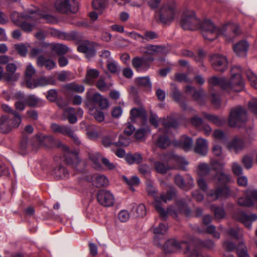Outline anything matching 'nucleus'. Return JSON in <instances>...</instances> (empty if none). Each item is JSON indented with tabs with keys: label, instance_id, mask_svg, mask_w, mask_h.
<instances>
[{
	"label": "nucleus",
	"instance_id": "obj_1",
	"mask_svg": "<svg viewBox=\"0 0 257 257\" xmlns=\"http://www.w3.org/2000/svg\"><path fill=\"white\" fill-rule=\"evenodd\" d=\"M199 27L204 38L209 41H213L221 35L227 41H231L240 33L239 28L235 24H226L220 30L209 20H205L200 23Z\"/></svg>",
	"mask_w": 257,
	"mask_h": 257
},
{
	"label": "nucleus",
	"instance_id": "obj_2",
	"mask_svg": "<svg viewBox=\"0 0 257 257\" xmlns=\"http://www.w3.org/2000/svg\"><path fill=\"white\" fill-rule=\"evenodd\" d=\"M241 68L239 66H234L231 69V78L229 81L225 77L212 76L208 80L209 86H218L221 89L230 92L231 91H240L243 88V81L241 76Z\"/></svg>",
	"mask_w": 257,
	"mask_h": 257
},
{
	"label": "nucleus",
	"instance_id": "obj_3",
	"mask_svg": "<svg viewBox=\"0 0 257 257\" xmlns=\"http://www.w3.org/2000/svg\"><path fill=\"white\" fill-rule=\"evenodd\" d=\"M174 195V192L170 190L167 191L166 193L162 194L160 197H158L157 198H156L155 207L159 213L160 216L163 218H166L168 215L176 217L177 214H184L187 216H189L191 214V210L188 208L186 204L182 201L177 202V209L176 210H174L172 207H169L167 209V211H165L164 209L161 207V202L166 203L168 201L172 200Z\"/></svg>",
	"mask_w": 257,
	"mask_h": 257
},
{
	"label": "nucleus",
	"instance_id": "obj_4",
	"mask_svg": "<svg viewBox=\"0 0 257 257\" xmlns=\"http://www.w3.org/2000/svg\"><path fill=\"white\" fill-rule=\"evenodd\" d=\"M163 248L166 253H173L183 249L184 253H188L187 257H202L196 250H190V240L189 241H178L175 238H171L166 241Z\"/></svg>",
	"mask_w": 257,
	"mask_h": 257
},
{
	"label": "nucleus",
	"instance_id": "obj_5",
	"mask_svg": "<svg viewBox=\"0 0 257 257\" xmlns=\"http://www.w3.org/2000/svg\"><path fill=\"white\" fill-rule=\"evenodd\" d=\"M179 12L174 0L164 3L161 7L159 12V20L164 24H170L178 16Z\"/></svg>",
	"mask_w": 257,
	"mask_h": 257
},
{
	"label": "nucleus",
	"instance_id": "obj_6",
	"mask_svg": "<svg viewBox=\"0 0 257 257\" xmlns=\"http://www.w3.org/2000/svg\"><path fill=\"white\" fill-rule=\"evenodd\" d=\"M247 113L245 109L238 106L233 108L228 117L229 125L232 127L241 126L247 120Z\"/></svg>",
	"mask_w": 257,
	"mask_h": 257
},
{
	"label": "nucleus",
	"instance_id": "obj_7",
	"mask_svg": "<svg viewBox=\"0 0 257 257\" xmlns=\"http://www.w3.org/2000/svg\"><path fill=\"white\" fill-rule=\"evenodd\" d=\"M200 21L198 19L193 11L187 10L183 12L180 25L185 30L194 31L199 28Z\"/></svg>",
	"mask_w": 257,
	"mask_h": 257
},
{
	"label": "nucleus",
	"instance_id": "obj_8",
	"mask_svg": "<svg viewBox=\"0 0 257 257\" xmlns=\"http://www.w3.org/2000/svg\"><path fill=\"white\" fill-rule=\"evenodd\" d=\"M54 7L59 13L62 14H74L79 9L78 3L76 0H56Z\"/></svg>",
	"mask_w": 257,
	"mask_h": 257
},
{
	"label": "nucleus",
	"instance_id": "obj_9",
	"mask_svg": "<svg viewBox=\"0 0 257 257\" xmlns=\"http://www.w3.org/2000/svg\"><path fill=\"white\" fill-rule=\"evenodd\" d=\"M51 131L56 134H60L64 136H69L77 145L80 144V141L71 127L68 125H61L56 123H52L50 125Z\"/></svg>",
	"mask_w": 257,
	"mask_h": 257
},
{
	"label": "nucleus",
	"instance_id": "obj_10",
	"mask_svg": "<svg viewBox=\"0 0 257 257\" xmlns=\"http://www.w3.org/2000/svg\"><path fill=\"white\" fill-rule=\"evenodd\" d=\"M43 53V50L41 49L34 48L30 53L32 57L38 56L37 64L38 66L42 67L45 66L47 70H51L56 67V63L50 59H47L40 54Z\"/></svg>",
	"mask_w": 257,
	"mask_h": 257
},
{
	"label": "nucleus",
	"instance_id": "obj_11",
	"mask_svg": "<svg viewBox=\"0 0 257 257\" xmlns=\"http://www.w3.org/2000/svg\"><path fill=\"white\" fill-rule=\"evenodd\" d=\"M230 194V190L226 185L211 189L206 193L207 199L212 201H216L220 198H226Z\"/></svg>",
	"mask_w": 257,
	"mask_h": 257
},
{
	"label": "nucleus",
	"instance_id": "obj_12",
	"mask_svg": "<svg viewBox=\"0 0 257 257\" xmlns=\"http://www.w3.org/2000/svg\"><path fill=\"white\" fill-rule=\"evenodd\" d=\"M213 68L217 71L223 72L228 68V62L226 56L220 54L213 55L210 59Z\"/></svg>",
	"mask_w": 257,
	"mask_h": 257
},
{
	"label": "nucleus",
	"instance_id": "obj_13",
	"mask_svg": "<svg viewBox=\"0 0 257 257\" xmlns=\"http://www.w3.org/2000/svg\"><path fill=\"white\" fill-rule=\"evenodd\" d=\"M257 203V190L249 189L246 192V196L242 197L238 199L239 205L250 207Z\"/></svg>",
	"mask_w": 257,
	"mask_h": 257
},
{
	"label": "nucleus",
	"instance_id": "obj_14",
	"mask_svg": "<svg viewBox=\"0 0 257 257\" xmlns=\"http://www.w3.org/2000/svg\"><path fill=\"white\" fill-rule=\"evenodd\" d=\"M98 202L106 207L112 206L114 204V198L113 194L109 191L101 190L97 194Z\"/></svg>",
	"mask_w": 257,
	"mask_h": 257
},
{
	"label": "nucleus",
	"instance_id": "obj_15",
	"mask_svg": "<svg viewBox=\"0 0 257 257\" xmlns=\"http://www.w3.org/2000/svg\"><path fill=\"white\" fill-rule=\"evenodd\" d=\"M233 217L235 220L241 222L248 229H250L251 228L252 222L257 219V215L252 214L249 216L243 212L237 211L234 213Z\"/></svg>",
	"mask_w": 257,
	"mask_h": 257
},
{
	"label": "nucleus",
	"instance_id": "obj_16",
	"mask_svg": "<svg viewBox=\"0 0 257 257\" xmlns=\"http://www.w3.org/2000/svg\"><path fill=\"white\" fill-rule=\"evenodd\" d=\"M62 149L66 162L68 164L76 166L79 162L78 152L76 150H70L69 148L64 145H62Z\"/></svg>",
	"mask_w": 257,
	"mask_h": 257
},
{
	"label": "nucleus",
	"instance_id": "obj_17",
	"mask_svg": "<svg viewBox=\"0 0 257 257\" xmlns=\"http://www.w3.org/2000/svg\"><path fill=\"white\" fill-rule=\"evenodd\" d=\"M132 63L134 69L139 72H146L150 67L148 60L144 57H135L133 58Z\"/></svg>",
	"mask_w": 257,
	"mask_h": 257
},
{
	"label": "nucleus",
	"instance_id": "obj_18",
	"mask_svg": "<svg viewBox=\"0 0 257 257\" xmlns=\"http://www.w3.org/2000/svg\"><path fill=\"white\" fill-rule=\"evenodd\" d=\"M185 91L191 94L193 99L200 105H203L205 103V93L202 88L199 90L190 85H187L185 87Z\"/></svg>",
	"mask_w": 257,
	"mask_h": 257
},
{
	"label": "nucleus",
	"instance_id": "obj_19",
	"mask_svg": "<svg viewBox=\"0 0 257 257\" xmlns=\"http://www.w3.org/2000/svg\"><path fill=\"white\" fill-rule=\"evenodd\" d=\"M33 14H34L33 10H29L28 12L23 14L14 12L11 15V19L15 24L19 25L24 20L29 21L31 19H33Z\"/></svg>",
	"mask_w": 257,
	"mask_h": 257
},
{
	"label": "nucleus",
	"instance_id": "obj_20",
	"mask_svg": "<svg viewBox=\"0 0 257 257\" xmlns=\"http://www.w3.org/2000/svg\"><path fill=\"white\" fill-rule=\"evenodd\" d=\"M247 145V142L242 138L235 137L227 145L228 148L237 153L244 149Z\"/></svg>",
	"mask_w": 257,
	"mask_h": 257
},
{
	"label": "nucleus",
	"instance_id": "obj_21",
	"mask_svg": "<svg viewBox=\"0 0 257 257\" xmlns=\"http://www.w3.org/2000/svg\"><path fill=\"white\" fill-rule=\"evenodd\" d=\"M77 50L79 52L84 53L88 58L92 57L95 54L92 43L86 40L78 46Z\"/></svg>",
	"mask_w": 257,
	"mask_h": 257
},
{
	"label": "nucleus",
	"instance_id": "obj_22",
	"mask_svg": "<svg viewBox=\"0 0 257 257\" xmlns=\"http://www.w3.org/2000/svg\"><path fill=\"white\" fill-rule=\"evenodd\" d=\"M88 181L92 182L93 185L96 187H101L108 184V180L105 176L97 174L92 175L90 178H88Z\"/></svg>",
	"mask_w": 257,
	"mask_h": 257
},
{
	"label": "nucleus",
	"instance_id": "obj_23",
	"mask_svg": "<svg viewBox=\"0 0 257 257\" xmlns=\"http://www.w3.org/2000/svg\"><path fill=\"white\" fill-rule=\"evenodd\" d=\"M187 179H188L189 181L186 183L182 176L180 175H177L175 177V182L177 186L183 189H190L193 186V179L189 175H187Z\"/></svg>",
	"mask_w": 257,
	"mask_h": 257
},
{
	"label": "nucleus",
	"instance_id": "obj_24",
	"mask_svg": "<svg viewBox=\"0 0 257 257\" xmlns=\"http://www.w3.org/2000/svg\"><path fill=\"white\" fill-rule=\"evenodd\" d=\"M33 19H35V21H38V23L41 22V19H43L48 23H54L56 22V19L54 16L49 14H43L36 8L33 10Z\"/></svg>",
	"mask_w": 257,
	"mask_h": 257
},
{
	"label": "nucleus",
	"instance_id": "obj_25",
	"mask_svg": "<svg viewBox=\"0 0 257 257\" xmlns=\"http://www.w3.org/2000/svg\"><path fill=\"white\" fill-rule=\"evenodd\" d=\"M208 150V148L206 140L202 138L197 139L194 147L195 152L200 155L205 156L207 154Z\"/></svg>",
	"mask_w": 257,
	"mask_h": 257
},
{
	"label": "nucleus",
	"instance_id": "obj_26",
	"mask_svg": "<svg viewBox=\"0 0 257 257\" xmlns=\"http://www.w3.org/2000/svg\"><path fill=\"white\" fill-rule=\"evenodd\" d=\"M166 157L168 158L169 160H172L175 163L178 164V169H180L184 171L186 170V167L188 164V163L184 158L177 156L173 153H168L166 155Z\"/></svg>",
	"mask_w": 257,
	"mask_h": 257
},
{
	"label": "nucleus",
	"instance_id": "obj_27",
	"mask_svg": "<svg viewBox=\"0 0 257 257\" xmlns=\"http://www.w3.org/2000/svg\"><path fill=\"white\" fill-rule=\"evenodd\" d=\"M91 101L94 103L98 104L102 109L107 108L109 105L108 100L98 92L93 94L91 98Z\"/></svg>",
	"mask_w": 257,
	"mask_h": 257
},
{
	"label": "nucleus",
	"instance_id": "obj_28",
	"mask_svg": "<svg viewBox=\"0 0 257 257\" xmlns=\"http://www.w3.org/2000/svg\"><path fill=\"white\" fill-rule=\"evenodd\" d=\"M202 114L205 118L217 126L222 125L226 122V119L224 117L208 113L206 112H203Z\"/></svg>",
	"mask_w": 257,
	"mask_h": 257
},
{
	"label": "nucleus",
	"instance_id": "obj_29",
	"mask_svg": "<svg viewBox=\"0 0 257 257\" xmlns=\"http://www.w3.org/2000/svg\"><path fill=\"white\" fill-rule=\"evenodd\" d=\"M248 46L246 41H241L233 46V50L238 56L244 57L246 55Z\"/></svg>",
	"mask_w": 257,
	"mask_h": 257
},
{
	"label": "nucleus",
	"instance_id": "obj_30",
	"mask_svg": "<svg viewBox=\"0 0 257 257\" xmlns=\"http://www.w3.org/2000/svg\"><path fill=\"white\" fill-rule=\"evenodd\" d=\"M99 75V72L97 69L88 68L84 82L88 85H92Z\"/></svg>",
	"mask_w": 257,
	"mask_h": 257
},
{
	"label": "nucleus",
	"instance_id": "obj_31",
	"mask_svg": "<svg viewBox=\"0 0 257 257\" xmlns=\"http://www.w3.org/2000/svg\"><path fill=\"white\" fill-rule=\"evenodd\" d=\"M167 228L163 223H160L158 227L153 228V232L155 234L154 242L157 245H161L159 241L160 236H163L167 232Z\"/></svg>",
	"mask_w": 257,
	"mask_h": 257
},
{
	"label": "nucleus",
	"instance_id": "obj_32",
	"mask_svg": "<svg viewBox=\"0 0 257 257\" xmlns=\"http://www.w3.org/2000/svg\"><path fill=\"white\" fill-rule=\"evenodd\" d=\"M160 121H161L162 124H163L164 127V129L165 130V131H164L165 133H168V130L170 128H176L178 125V123L177 121L170 116L167 117V118H160Z\"/></svg>",
	"mask_w": 257,
	"mask_h": 257
},
{
	"label": "nucleus",
	"instance_id": "obj_33",
	"mask_svg": "<svg viewBox=\"0 0 257 257\" xmlns=\"http://www.w3.org/2000/svg\"><path fill=\"white\" fill-rule=\"evenodd\" d=\"M171 88L172 92V95L173 99L176 101L180 103V106L183 109H186L187 105L185 103L181 102L182 97V94L180 92L178 91L176 85L174 84H172L171 86Z\"/></svg>",
	"mask_w": 257,
	"mask_h": 257
},
{
	"label": "nucleus",
	"instance_id": "obj_34",
	"mask_svg": "<svg viewBox=\"0 0 257 257\" xmlns=\"http://www.w3.org/2000/svg\"><path fill=\"white\" fill-rule=\"evenodd\" d=\"M12 126L10 122L9 117L4 115L0 117V132L3 133H8L12 129Z\"/></svg>",
	"mask_w": 257,
	"mask_h": 257
},
{
	"label": "nucleus",
	"instance_id": "obj_35",
	"mask_svg": "<svg viewBox=\"0 0 257 257\" xmlns=\"http://www.w3.org/2000/svg\"><path fill=\"white\" fill-rule=\"evenodd\" d=\"M54 177L57 180L60 179L67 178L69 174L67 169L64 167L59 166L56 167L52 173Z\"/></svg>",
	"mask_w": 257,
	"mask_h": 257
},
{
	"label": "nucleus",
	"instance_id": "obj_36",
	"mask_svg": "<svg viewBox=\"0 0 257 257\" xmlns=\"http://www.w3.org/2000/svg\"><path fill=\"white\" fill-rule=\"evenodd\" d=\"M36 141L41 146L49 147L53 142V138L50 136L39 134L36 136Z\"/></svg>",
	"mask_w": 257,
	"mask_h": 257
},
{
	"label": "nucleus",
	"instance_id": "obj_37",
	"mask_svg": "<svg viewBox=\"0 0 257 257\" xmlns=\"http://www.w3.org/2000/svg\"><path fill=\"white\" fill-rule=\"evenodd\" d=\"M136 82L139 86L144 87L146 90H151L152 83L149 76L138 77L136 79Z\"/></svg>",
	"mask_w": 257,
	"mask_h": 257
},
{
	"label": "nucleus",
	"instance_id": "obj_38",
	"mask_svg": "<svg viewBox=\"0 0 257 257\" xmlns=\"http://www.w3.org/2000/svg\"><path fill=\"white\" fill-rule=\"evenodd\" d=\"M213 179L214 181L216 180L217 183L222 185H225L230 182V177L222 171L217 172Z\"/></svg>",
	"mask_w": 257,
	"mask_h": 257
},
{
	"label": "nucleus",
	"instance_id": "obj_39",
	"mask_svg": "<svg viewBox=\"0 0 257 257\" xmlns=\"http://www.w3.org/2000/svg\"><path fill=\"white\" fill-rule=\"evenodd\" d=\"M35 20V19H31L29 21L24 20L19 25L24 31L30 32L32 31L36 24L39 23L38 21Z\"/></svg>",
	"mask_w": 257,
	"mask_h": 257
},
{
	"label": "nucleus",
	"instance_id": "obj_40",
	"mask_svg": "<svg viewBox=\"0 0 257 257\" xmlns=\"http://www.w3.org/2000/svg\"><path fill=\"white\" fill-rule=\"evenodd\" d=\"M60 35V39L69 41L75 40L79 41L82 38V35L75 31L70 33L63 32V33H61Z\"/></svg>",
	"mask_w": 257,
	"mask_h": 257
},
{
	"label": "nucleus",
	"instance_id": "obj_41",
	"mask_svg": "<svg viewBox=\"0 0 257 257\" xmlns=\"http://www.w3.org/2000/svg\"><path fill=\"white\" fill-rule=\"evenodd\" d=\"M125 159L129 164H140L143 161L142 155L140 153H135L134 154H128L125 157Z\"/></svg>",
	"mask_w": 257,
	"mask_h": 257
},
{
	"label": "nucleus",
	"instance_id": "obj_42",
	"mask_svg": "<svg viewBox=\"0 0 257 257\" xmlns=\"http://www.w3.org/2000/svg\"><path fill=\"white\" fill-rule=\"evenodd\" d=\"M63 115L70 123H75L77 121V118L75 114V109L73 107L66 108L63 112Z\"/></svg>",
	"mask_w": 257,
	"mask_h": 257
},
{
	"label": "nucleus",
	"instance_id": "obj_43",
	"mask_svg": "<svg viewBox=\"0 0 257 257\" xmlns=\"http://www.w3.org/2000/svg\"><path fill=\"white\" fill-rule=\"evenodd\" d=\"M64 88L69 91L76 93H82L85 90V87L83 85H79L74 82L66 84Z\"/></svg>",
	"mask_w": 257,
	"mask_h": 257
},
{
	"label": "nucleus",
	"instance_id": "obj_44",
	"mask_svg": "<svg viewBox=\"0 0 257 257\" xmlns=\"http://www.w3.org/2000/svg\"><path fill=\"white\" fill-rule=\"evenodd\" d=\"M142 52L147 54L156 55L162 51V48L160 46L153 45H147L144 48Z\"/></svg>",
	"mask_w": 257,
	"mask_h": 257
},
{
	"label": "nucleus",
	"instance_id": "obj_45",
	"mask_svg": "<svg viewBox=\"0 0 257 257\" xmlns=\"http://www.w3.org/2000/svg\"><path fill=\"white\" fill-rule=\"evenodd\" d=\"M96 87L101 91H106L110 89L113 84L111 82L106 83L103 77H100L95 84Z\"/></svg>",
	"mask_w": 257,
	"mask_h": 257
},
{
	"label": "nucleus",
	"instance_id": "obj_46",
	"mask_svg": "<svg viewBox=\"0 0 257 257\" xmlns=\"http://www.w3.org/2000/svg\"><path fill=\"white\" fill-rule=\"evenodd\" d=\"M89 159L93 162L94 167L97 169H99L101 168L100 164L99 163V159L101 158V155L96 152L91 151L89 153Z\"/></svg>",
	"mask_w": 257,
	"mask_h": 257
},
{
	"label": "nucleus",
	"instance_id": "obj_47",
	"mask_svg": "<svg viewBox=\"0 0 257 257\" xmlns=\"http://www.w3.org/2000/svg\"><path fill=\"white\" fill-rule=\"evenodd\" d=\"M210 209L214 213L215 217L217 219H223L225 216V211L224 209L222 207L216 206L212 205L210 206Z\"/></svg>",
	"mask_w": 257,
	"mask_h": 257
},
{
	"label": "nucleus",
	"instance_id": "obj_48",
	"mask_svg": "<svg viewBox=\"0 0 257 257\" xmlns=\"http://www.w3.org/2000/svg\"><path fill=\"white\" fill-rule=\"evenodd\" d=\"M171 140L168 137L165 135L160 136L157 141V144L161 148L165 149L169 147L171 144Z\"/></svg>",
	"mask_w": 257,
	"mask_h": 257
},
{
	"label": "nucleus",
	"instance_id": "obj_49",
	"mask_svg": "<svg viewBox=\"0 0 257 257\" xmlns=\"http://www.w3.org/2000/svg\"><path fill=\"white\" fill-rule=\"evenodd\" d=\"M154 167L155 170L160 174L166 173L168 170L172 168L168 165L160 161H156L154 163Z\"/></svg>",
	"mask_w": 257,
	"mask_h": 257
},
{
	"label": "nucleus",
	"instance_id": "obj_50",
	"mask_svg": "<svg viewBox=\"0 0 257 257\" xmlns=\"http://www.w3.org/2000/svg\"><path fill=\"white\" fill-rule=\"evenodd\" d=\"M52 50L58 55H64L69 52V48L61 44H56L53 45Z\"/></svg>",
	"mask_w": 257,
	"mask_h": 257
},
{
	"label": "nucleus",
	"instance_id": "obj_51",
	"mask_svg": "<svg viewBox=\"0 0 257 257\" xmlns=\"http://www.w3.org/2000/svg\"><path fill=\"white\" fill-rule=\"evenodd\" d=\"M236 249L238 257H249L247 253L246 246L243 241L238 243Z\"/></svg>",
	"mask_w": 257,
	"mask_h": 257
},
{
	"label": "nucleus",
	"instance_id": "obj_52",
	"mask_svg": "<svg viewBox=\"0 0 257 257\" xmlns=\"http://www.w3.org/2000/svg\"><path fill=\"white\" fill-rule=\"evenodd\" d=\"M10 119L11 124H12L11 125L13 127H17L21 123V116L16 111H13V114Z\"/></svg>",
	"mask_w": 257,
	"mask_h": 257
},
{
	"label": "nucleus",
	"instance_id": "obj_53",
	"mask_svg": "<svg viewBox=\"0 0 257 257\" xmlns=\"http://www.w3.org/2000/svg\"><path fill=\"white\" fill-rule=\"evenodd\" d=\"M192 143L193 141L191 138L185 136L181 138V146L185 151H189L192 146Z\"/></svg>",
	"mask_w": 257,
	"mask_h": 257
},
{
	"label": "nucleus",
	"instance_id": "obj_54",
	"mask_svg": "<svg viewBox=\"0 0 257 257\" xmlns=\"http://www.w3.org/2000/svg\"><path fill=\"white\" fill-rule=\"evenodd\" d=\"M210 170L209 166L205 163H201L198 167L197 173L201 177L204 176L209 174Z\"/></svg>",
	"mask_w": 257,
	"mask_h": 257
},
{
	"label": "nucleus",
	"instance_id": "obj_55",
	"mask_svg": "<svg viewBox=\"0 0 257 257\" xmlns=\"http://www.w3.org/2000/svg\"><path fill=\"white\" fill-rule=\"evenodd\" d=\"M226 233L237 240H239L242 237V234L238 228H230L227 230Z\"/></svg>",
	"mask_w": 257,
	"mask_h": 257
},
{
	"label": "nucleus",
	"instance_id": "obj_56",
	"mask_svg": "<svg viewBox=\"0 0 257 257\" xmlns=\"http://www.w3.org/2000/svg\"><path fill=\"white\" fill-rule=\"evenodd\" d=\"M89 113L92 115L95 119L98 122H102L104 119V115L103 113L99 110H97L95 108L89 109Z\"/></svg>",
	"mask_w": 257,
	"mask_h": 257
},
{
	"label": "nucleus",
	"instance_id": "obj_57",
	"mask_svg": "<svg viewBox=\"0 0 257 257\" xmlns=\"http://www.w3.org/2000/svg\"><path fill=\"white\" fill-rule=\"evenodd\" d=\"M25 101L27 105L35 107L38 105L39 99L34 95H30L26 97Z\"/></svg>",
	"mask_w": 257,
	"mask_h": 257
},
{
	"label": "nucleus",
	"instance_id": "obj_58",
	"mask_svg": "<svg viewBox=\"0 0 257 257\" xmlns=\"http://www.w3.org/2000/svg\"><path fill=\"white\" fill-rule=\"evenodd\" d=\"M246 76L252 87L257 89V76L251 70H248L246 72Z\"/></svg>",
	"mask_w": 257,
	"mask_h": 257
},
{
	"label": "nucleus",
	"instance_id": "obj_59",
	"mask_svg": "<svg viewBox=\"0 0 257 257\" xmlns=\"http://www.w3.org/2000/svg\"><path fill=\"white\" fill-rule=\"evenodd\" d=\"M150 129L147 127L146 128H141L137 130L135 136L137 140H143L150 133Z\"/></svg>",
	"mask_w": 257,
	"mask_h": 257
},
{
	"label": "nucleus",
	"instance_id": "obj_60",
	"mask_svg": "<svg viewBox=\"0 0 257 257\" xmlns=\"http://www.w3.org/2000/svg\"><path fill=\"white\" fill-rule=\"evenodd\" d=\"M19 77L20 74L18 73H6L4 74L3 79L7 82H12L17 81Z\"/></svg>",
	"mask_w": 257,
	"mask_h": 257
},
{
	"label": "nucleus",
	"instance_id": "obj_61",
	"mask_svg": "<svg viewBox=\"0 0 257 257\" xmlns=\"http://www.w3.org/2000/svg\"><path fill=\"white\" fill-rule=\"evenodd\" d=\"M145 110L142 108H132L130 112L131 118L133 120L135 118L145 114Z\"/></svg>",
	"mask_w": 257,
	"mask_h": 257
},
{
	"label": "nucleus",
	"instance_id": "obj_62",
	"mask_svg": "<svg viewBox=\"0 0 257 257\" xmlns=\"http://www.w3.org/2000/svg\"><path fill=\"white\" fill-rule=\"evenodd\" d=\"M92 5L94 9L101 10L105 8L107 1L106 0H93Z\"/></svg>",
	"mask_w": 257,
	"mask_h": 257
},
{
	"label": "nucleus",
	"instance_id": "obj_63",
	"mask_svg": "<svg viewBox=\"0 0 257 257\" xmlns=\"http://www.w3.org/2000/svg\"><path fill=\"white\" fill-rule=\"evenodd\" d=\"M131 143V140L128 137H125L123 136H120L119 140L117 142L114 143L115 146L119 147L127 146Z\"/></svg>",
	"mask_w": 257,
	"mask_h": 257
},
{
	"label": "nucleus",
	"instance_id": "obj_64",
	"mask_svg": "<svg viewBox=\"0 0 257 257\" xmlns=\"http://www.w3.org/2000/svg\"><path fill=\"white\" fill-rule=\"evenodd\" d=\"M249 110L257 117V98H252L248 103Z\"/></svg>",
	"mask_w": 257,
	"mask_h": 257
}]
</instances>
